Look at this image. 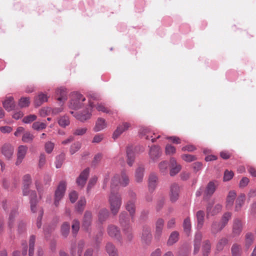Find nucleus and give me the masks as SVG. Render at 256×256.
Instances as JSON below:
<instances>
[{"label":"nucleus","mask_w":256,"mask_h":256,"mask_svg":"<svg viewBox=\"0 0 256 256\" xmlns=\"http://www.w3.org/2000/svg\"><path fill=\"white\" fill-rule=\"evenodd\" d=\"M97 98L94 96H90V97L88 101V107L82 112H74L70 111V112L74 116L77 120L82 122H84L90 118L92 108L96 107V109L99 111L106 114H112V110L106 108L102 104L98 103L96 105L94 104V100H96Z\"/></svg>","instance_id":"obj_1"},{"label":"nucleus","mask_w":256,"mask_h":256,"mask_svg":"<svg viewBox=\"0 0 256 256\" xmlns=\"http://www.w3.org/2000/svg\"><path fill=\"white\" fill-rule=\"evenodd\" d=\"M108 202L112 213L114 215L117 214L122 204L121 195L118 192H114L112 191L109 196Z\"/></svg>","instance_id":"obj_2"},{"label":"nucleus","mask_w":256,"mask_h":256,"mask_svg":"<svg viewBox=\"0 0 256 256\" xmlns=\"http://www.w3.org/2000/svg\"><path fill=\"white\" fill-rule=\"evenodd\" d=\"M129 178L126 172L123 170L120 174H116L112 178L110 188L112 190L118 185L123 187L127 186L129 184Z\"/></svg>","instance_id":"obj_3"},{"label":"nucleus","mask_w":256,"mask_h":256,"mask_svg":"<svg viewBox=\"0 0 256 256\" xmlns=\"http://www.w3.org/2000/svg\"><path fill=\"white\" fill-rule=\"evenodd\" d=\"M136 194L132 190L128 192V200L125 204V208L128 212L132 219L136 213Z\"/></svg>","instance_id":"obj_4"},{"label":"nucleus","mask_w":256,"mask_h":256,"mask_svg":"<svg viewBox=\"0 0 256 256\" xmlns=\"http://www.w3.org/2000/svg\"><path fill=\"white\" fill-rule=\"evenodd\" d=\"M85 100V97L82 94L78 92H74L72 94L68 107L73 110L80 109L83 106V102Z\"/></svg>","instance_id":"obj_5"},{"label":"nucleus","mask_w":256,"mask_h":256,"mask_svg":"<svg viewBox=\"0 0 256 256\" xmlns=\"http://www.w3.org/2000/svg\"><path fill=\"white\" fill-rule=\"evenodd\" d=\"M66 190V182L62 181L60 182L54 194V204L56 206H58L59 204L60 201L64 196Z\"/></svg>","instance_id":"obj_6"},{"label":"nucleus","mask_w":256,"mask_h":256,"mask_svg":"<svg viewBox=\"0 0 256 256\" xmlns=\"http://www.w3.org/2000/svg\"><path fill=\"white\" fill-rule=\"evenodd\" d=\"M162 151L160 148L158 146H152L150 147L149 150V156L153 162H156L161 156Z\"/></svg>","instance_id":"obj_7"},{"label":"nucleus","mask_w":256,"mask_h":256,"mask_svg":"<svg viewBox=\"0 0 256 256\" xmlns=\"http://www.w3.org/2000/svg\"><path fill=\"white\" fill-rule=\"evenodd\" d=\"M28 150V148L26 146L20 145L18 147L16 160L15 162L16 166H18L22 162L27 153Z\"/></svg>","instance_id":"obj_8"},{"label":"nucleus","mask_w":256,"mask_h":256,"mask_svg":"<svg viewBox=\"0 0 256 256\" xmlns=\"http://www.w3.org/2000/svg\"><path fill=\"white\" fill-rule=\"evenodd\" d=\"M218 183L216 182H210L206 188L204 192V200L208 199L214 194L216 191Z\"/></svg>","instance_id":"obj_9"},{"label":"nucleus","mask_w":256,"mask_h":256,"mask_svg":"<svg viewBox=\"0 0 256 256\" xmlns=\"http://www.w3.org/2000/svg\"><path fill=\"white\" fill-rule=\"evenodd\" d=\"M89 174H90V168H86L81 172L80 176L77 178L76 181L77 184L79 186H80L81 188H82L85 185L86 182L87 180L88 176H89Z\"/></svg>","instance_id":"obj_10"},{"label":"nucleus","mask_w":256,"mask_h":256,"mask_svg":"<svg viewBox=\"0 0 256 256\" xmlns=\"http://www.w3.org/2000/svg\"><path fill=\"white\" fill-rule=\"evenodd\" d=\"M180 186L176 183L172 184L170 186V196L172 202H176L178 198Z\"/></svg>","instance_id":"obj_11"},{"label":"nucleus","mask_w":256,"mask_h":256,"mask_svg":"<svg viewBox=\"0 0 256 256\" xmlns=\"http://www.w3.org/2000/svg\"><path fill=\"white\" fill-rule=\"evenodd\" d=\"M242 230V224L240 220L234 218L233 220L232 234L234 236H239Z\"/></svg>","instance_id":"obj_12"},{"label":"nucleus","mask_w":256,"mask_h":256,"mask_svg":"<svg viewBox=\"0 0 256 256\" xmlns=\"http://www.w3.org/2000/svg\"><path fill=\"white\" fill-rule=\"evenodd\" d=\"M1 152L7 159L10 160L14 154V148L12 145L6 144L2 146Z\"/></svg>","instance_id":"obj_13"},{"label":"nucleus","mask_w":256,"mask_h":256,"mask_svg":"<svg viewBox=\"0 0 256 256\" xmlns=\"http://www.w3.org/2000/svg\"><path fill=\"white\" fill-rule=\"evenodd\" d=\"M56 95L58 96V100L64 103L68 99V91L65 88L60 87L56 90Z\"/></svg>","instance_id":"obj_14"},{"label":"nucleus","mask_w":256,"mask_h":256,"mask_svg":"<svg viewBox=\"0 0 256 256\" xmlns=\"http://www.w3.org/2000/svg\"><path fill=\"white\" fill-rule=\"evenodd\" d=\"M130 126V124L128 122H123L119 125L113 133L112 138L114 139L117 138L123 132L126 130Z\"/></svg>","instance_id":"obj_15"},{"label":"nucleus","mask_w":256,"mask_h":256,"mask_svg":"<svg viewBox=\"0 0 256 256\" xmlns=\"http://www.w3.org/2000/svg\"><path fill=\"white\" fill-rule=\"evenodd\" d=\"M170 162V174L171 176H174L180 172L182 168L180 165L177 164L176 160L174 158H171Z\"/></svg>","instance_id":"obj_16"},{"label":"nucleus","mask_w":256,"mask_h":256,"mask_svg":"<svg viewBox=\"0 0 256 256\" xmlns=\"http://www.w3.org/2000/svg\"><path fill=\"white\" fill-rule=\"evenodd\" d=\"M120 222L121 226L124 228V230L130 228V220L128 214L126 212H122L119 216Z\"/></svg>","instance_id":"obj_17"},{"label":"nucleus","mask_w":256,"mask_h":256,"mask_svg":"<svg viewBox=\"0 0 256 256\" xmlns=\"http://www.w3.org/2000/svg\"><path fill=\"white\" fill-rule=\"evenodd\" d=\"M222 208V206L220 204H217L213 208L212 204H209L206 207L207 215H216L221 211Z\"/></svg>","instance_id":"obj_18"},{"label":"nucleus","mask_w":256,"mask_h":256,"mask_svg":"<svg viewBox=\"0 0 256 256\" xmlns=\"http://www.w3.org/2000/svg\"><path fill=\"white\" fill-rule=\"evenodd\" d=\"M126 152L127 158V164L130 166H132L133 165V164L135 160V154L132 150V146H127Z\"/></svg>","instance_id":"obj_19"},{"label":"nucleus","mask_w":256,"mask_h":256,"mask_svg":"<svg viewBox=\"0 0 256 256\" xmlns=\"http://www.w3.org/2000/svg\"><path fill=\"white\" fill-rule=\"evenodd\" d=\"M108 235L116 239L120 238V231L118 228L114 225H110L108 228Z\"/></svg>","instance_id":"obj_20"},{"label":"nucleus","mask_w":256,"mask_h":256,"mask_svg":"<svg viewBox=\"0 0 256 256\" xmlns=\"http://www.w3.org/2000/svg\"><path fill=\"white\" fill-rule=\"evenodd\" d=\"M152 234L150 233V227L144 226L143 227L142 232V240L146 243L149 242L152 239Z\"/></svg>","instance_id":"obj_21"},{"label":"nucleus","mask_w":256,"mask_h":256,"mask_svg":"<svg viewBox=\"0 0 256 256\" xmlns=\"http://www.w3.org/2000/svg\"><path fill=\"white\" fill-rule=\"evenodd\" d=\"M106 126L107 123L105 120L102 118H99L96 122L94 130L96 132H100L104 129Z\"/></svg>","instance_id":"obj_22"},{"label":"nucleus","mask_w":256,"mask_h":256,"mask_svg":"<svg viewBox=\"0 0 256 256\" xmlns=\"http://www.w3.org/2000/svg\"><path fill=\"white\" fill-rule=\"evenodd\" d=\"M3 106L7 111H11L14 108V102L13 97L6 98L2 102Z\"/></svg>","instance_id":"obj_23"},{"label":"nucleus","mask_w":256,"mask_h":256,"mask_svg":"<svg viewBox=\"0 0 256 256\" xmlns=\"http://www.w3.org/2000/svg\"><path fill=\"white\" fill-rule=\"evenodd\" d=\"M158 180V178L156 174L152 173L150 175L148 179V188L150 190H154L157 186Z\"/></svg>","instance_id":"obj_24"},{"label":"nucleus","mask_w":256,"mask_h":256,"mask_svg":"<svg viewBox=\"0 0 256 256\" xmlns=\"http://www.w3.org/2000/svg\"><path fill=\"white\" fill-rule=\"evenodd\" d=\"M202 239V234L197 232L195 234L194 240V254H196L200 250V242Z\"/></svg>","instance_id":"obj_25"},{"label":"nucleus","mask_w":256,"mask_h":256,"mask_svg":"<svg viewBox=\"0 0 256 256\" xmlns=\"http://www.w3.org/2000/svg\"><path fill=\"white\" fill-rule=\"evenodd\" d=\"M236 194L234 190H230L227 196L226 202V207L228 209L232 208Z\"/></svg>","instance_id":"obj_26"},{"label":"nucleus","mask_w":256,"mask_h":256,"mask_svg":"<svg viewBox=\"0 0 256 256\" xmlns=\"http://www.w3.org/2000/svg\"><path fill=\"white\" fill-rule=\"evenodd\" d=\"M164 224V220L162 218H158L156 222V236H161Z\"/></svg>","instance_id":"obj_27"},{"label":"nucleus","mask_w":256,"mask_h":256,"mask_svg":"<svg viewBox=\"0 0 256 256\" xmlns=\"http://www.w3.org/2000/svg\"><path fill=\"white\" fill-rule=\"evenodd\" d=\"M18 208H15L12 210L10 214L8 220V226L10 229L14 228V225L15 218L18 215Z\"/></svg>","instance_id":"obj_28"},{"label":"nucleus","mask_w":256,"mask_h":256,"mask_svg":"<svg viewBox=\"0 0 256 256\" xmlns=\"http://www.w3.org/2000/svg\"><path fill=\"white\" fill-rule=\"evenodd\" d=\"M48 96L46 94L40 92L34 98V103L36 106H40L44 102L48 101Z\"/></svg>","instance_id":"obj_29"},{"label":"nucleus","mask_w":256,"mask_h":256,"mask_svg":"<svg viewBox=\"0 0 256 256\" xmlns=\"http://www.w3.org/2000/svg\"><path fill=\"white\" fill-rule=\"evenodd\" d=\"M92 222V214L89 212H86L84 214L82 226L86 230H88Z\"/></svg>","instance_id":"obj_30"},{"label":"nucleus","mask_w":256,"mask_h":256,"mask_svg":"<svg viewBox=\"0 0 256 256\" xmlns=\"http://www.w3.org/2000/svg\"><path fill=\"white\" fill-rule=\"evenodd\" d=\"M232 214L229 212H225L222 218L220 221L221 226L220 228H218V230H222L225 226L227 224L228 220L231 218Z\"/></svg>","instance_id":"obj_31"},{"label":"nucleus","mask_w":256,"mask_h":256,"mask_svg":"<svg viewBox=\"0 0 256 256\" xmlns=\"http://www.w3.org/2000/svg\"><path fill=\"white\" fill-rule=\"evenodd\" d=\"M179 238V233L176 231L172 232L168 239L167 244L169 246H172L177 242Z\"/></svg>","instance_id":"obj_32"},{"label":"nucleus","mask_w":256,"mask_h":256,"mask_svg":"<svg viewBox=\"0 0 256 256\" xmlns=\"http://www.w3.org/2000/svg\"><path fill=\"white\" fill-rule=\"evenodd\" d=\"M144 168L139 167L136 169L135 172V178L138 182H142L144 176Z\"/></svg>","instance_id":"obj_33"},{"label":"nucleus","mask_w":256,"mask_h":256,"mask_svg":"<svg viewBox=\"0 0 256 256\" xmlns=\"http://www.w3.org/2000/svg\"><path fill=\"white\" fill-rule=\"evenodd\" d=\"M204 212L202 210H198L196 212V216L198 222V227L201 228L204 224Z\"/></svg>","instance_id":"obj_34"},{"label":"nucleus","mask_w":256,"mask_h":256,"mask_svg":"<svg viewBox=\"0 0 256 256\" xmlns=\"http://www.w3.org/2000/svg\"><path fill=\"white\" fill-rule=\"evenodd\" d=\"M58 122L60 126L62 128H66L70 124V118L66 115L60 116L58 119Z\"/></svg>","instance_id":"obj_35"},{"label":"nucleus","mask_w":256,"mask_h":256,"mask_svg":"<svg viewBox=\"0 0 256 256\" xmlns=\"http://www.w3.org/2000/svg\"><path fill=\"white\" fill-rule=\"evenodd\" d=\"M109 214L108 209L104 208L100 210L98 213L99 221L101 222H104L108 218Z\"/></svg>","instance_id":"obj_36"},{"label":"nucleus","mask_w":256,"mask_h":256,"mask_svg":"<svg viewBox=\"0 0 256 256\" xmlns=\"http://www.w3.org/2000/svg\"><path fill=\"white\" fill-rule=\"evenodd\" d=\"M245 200V194H241L237 198L236 200V204L235 210L238 211L240 210L242 206L244 204Z\"/></svg>","instance_id":"obj_37"},{"label":"nucleus","mask_w":256,"mask_h":256,"mask_svg":"<svg viewBox=\"0 0 256 256\" xmlns=\"http://www.w3.org/2000/svg\"><path fill=\"white\" fill-rule=\"evenodd\" d=\"M254 240V234L251 232H248L245 235V246L248 248L253 243Z\"/></svg>","instance_id":"obj_38"},{"label":"nucleus","mask_w":256,"mask_h":256,"mask_svg":"<svg viewBox=\"0 0 256 256\" xmlns=\"http://www.w3.org/2000/svg\"><path fill=\"white\" fill-rule=\"evenodd\" d=\"M191 227L190 218H186L184 220L183 228L184 232L188 236L190 232Z\"/></svg>","instance_id":"obj_39"},{"label":"nucleus","mask_w":256,"mask_h":256,"mask_svg":"<svg viewBox=\"0 0 256 256\" xmlns=\"http://www.w3.org/2000/svg\"><path fill=\"white\" fill-rule=\"evenodd\" d=\"M106 251L110 256H115L117 254V250L115 246L111 243H108L106 246Z\"/></svg>","instance_id":"obj_40"},{"label":"nucleus","mask_w":256,"mask_h":256,"mask_svg":"<svg viewBox=\"0 0 256 256\" xmlns=\"http://www.w3.org/2000/svg\"><path fill=\"white\" fill-rule=\"evenodd\" d=\"M231 250L233 256H238L242 254V246L239 244H234L232 245Z\"/></svg>","instance_id":"obj_41"},{"label":"nucleus","mask_w":256,"mask_h":256,"mask_svg":"<svg viewBox=\"0 0 256 256\" xmlns=\"http://www.w3.org/2000/svg\"><path fill=\"white\" fill-rule=\"evenodd\" d=\"M30 104V98L28 97L21 98L18 102V105L20 108H26Z\"/></svg>","instance_id":"obj_42"},{"label":"nucleus","mask_w":256,"mask_h":256,"mask_svg":"<svg viewBox=\"0 0 256 256\" xmlns=\"http://www.w3.org/2000/svg\"><path fill=\"white\" fill-rule=\"evenodd\" d=\"M34 136L29 132H24L22 140L26 143L32 142L34 139Z\"/></svg>","instance_id":"obj_43"},{"label":"nucleus","mask_w":256,"mask_h":256,"mask_svg":"<svg viewBox=\"0 0 256 256\" xmlns=\"http://www.w3.org/2000/svg\"><path fill=\"white\" fill-rule=\"evenodd\" d=\"M86 204V200L84 198H81L78 201L77 206H76V210L78 212H82Z\"/></svg>","instance_id":"obj_44"},{"label":"nucleus","mask_w":256,"mask_h":256,"mask_svg":"<svg viewBox=\"0 0 256 256\" xmlns=\"http://www.w3.org/2000/svg\"><path fill=\"white\" fill-rule=\"evenodd\" d=\"M36 240V236L32 235L30 236L29 241V256H32L34 254V246Z\"/></svg>","instance_id":"obj_45"},{"label":"nucleus","mask_w":256,"mask_h":256,"mask_svg":"<svg viewBox=\"0 0 256 256\" xmlns=\"http://www.w3.org/2000/svg\"><path fill=\"white\" fill-rule=\"evenodd\" d=\"M211 245L208 240H206L202 245V250L204 256L208 255L210 252Z\"/></svg>","instance_id":"obj_46"},{"label":"nucleus","mask_w":256,"mask_h":256,"mask_svg":"<svg viewBox=\"0 0 256 256\" xmlns=\"http://www.w3.org/2000/svg\"><path fill=\"white\" fill-rule=\"evenodd\" d=\"M46 125L47 124L44 122H36L33 123L32 125V128L34 130H40L46 128Z\"/></svg>","instance_id":"obj_47"},{"label":"nucleus","mask_w":256,"mask_h":256,"mask_svg":"<svg viewBox=\"0 0 256 256\" xmlns=\"http://www.w3.org/2000/svg\"><path fill=\"white\" fill-rule=\"evenodd\" d=\"M65 155L64 154H61L56 157V160L55 162L56 167L57 168H60L64 160Z\"/></svg>","instance_id":"obj_48"},{"label":"nucleus","mask_w":256,"mask_h":256,"mask_svg":"<svg viewBox=\"0 0 256 256\" xmlns=\"http://www.w3.org/2000/svg\"><path fill=\"white\" fill-rule=\"evenodd\" d=\"M81 148V144L78 142H76L73 144L70 148V152L71 154H74L75 152L78 151Z\"/></svg>","instance_id":"obj_49"},{"label":"nucleus","mask_w":256,"mask_h":256,"mask_svg":"<svg viewBox=\"0 0 256 256\" xmlns=\"http://www.w3.org/2000/svg\"><path fill=\"white\" fill-rule=\"evenodd\" d=\"M176 149L174 146L171 144H168L166 146L165 152L166 155H172L175 154Z\"/></svg>","instance_id":"obj_50"},{"label":"nucleus","mask_w":256,"mask_h":256,"mask_svg":"<svg viewBox=\"0 0 256 256\" xmlns=\"http://www.w3.org/2000/svg\"><path fill=\"white\" fill-rule=\"evenodd\" d=\"M70 228V224L67 222H64L62 226V233L64 236L66 237L69 233Z\"/></svg>","instance_id":"obj_51"},{"label":"nucleus","mask_w":256,"mask_h":256,"mask_svg":"<svg viewBox=\"0 0 256 256\" xmlns=\"http://www.w3.org/2000/svg\"><path fill=\"white\" fill-rule=\"evenodd\" d=\"M36 118L37 116L35 114H30L23 118L22 122L24 124H30L36 120Z\"/></svg>","instance_id":"obj_52"},{"label":"nucleus","mask_w":256,"mask_h":256,"mask_svg":"<svg viewBox=\"0 0 256 256\" xmlns=\"http://www.w3.org/2000/svg\"><path fill=\"white\" fill-rule=\"evenodd\" d=\"M168 168V162L166 160L161 162L158 164L160 171L162 173H165L167 170Z\"/></svg>","instance_id":"obj_53"},{"label":"nucleus","mask_w":256,"mask_h":256,"mask_svg":"<svg viewBox=\"0 0 256 256\" xmlns=\"http://www.w3.org/2000/svg\"><path fill=\"white\" fill-rule=\"evenodd\" d=\"M221 226V223L217 222H214L212 224L211 227V232L213 234H216L221 230H218V228H220Z\"/></svg>","instance_id":"obj_54"},{"label":"nucleus","mask_w":256,"mask_h":256,"mask_svg":"<svg viewBox=\"0 0 256 256\" xmlns=\"http://www.w3.org/2000/svg\"><path fill=\"white\" fill-rule=\"evenodd\" d=\"M87 128L86 127L78 128H76L73 132L74 136H82L86 133Z\"/></svg>","instance_id":"obj_55"},{"label":"nucleus","mask_w":256,"mask_h":256,"mask_svg":"<svg viewBox=\"0 0 256 256\" xmlns=\"http://www.w3.org/2000/svg\"><path fill=\"white\" fill-rule=\"evenodd\" d=\"M228 242V240L226 238H222L220 239L217 244V250H222L224 246L227 244Z\"/></svg>","instance_id":"obj_56"},{"label":"nucleus","mask_w":256,"mask_h":256,"mask_svg":"<svg viewBox=\"0 0 256 256\" xmlns=\"http://www.w3.org/2000/svg\"><path fill=\"white\" fill-rule=\"evenodd\" d=\"M98 180L96 176H92L89 180L87 186V191L88 192L90 189L96 184Z\"/></svg>","instance_id":"obj_57"},{"label":"nucleus","mask_w":256,"mask_h":256,"mask_svg":"<svg viewBox=\"0 0 256 256\" xmlns=\"http://www.w3.org/2000/svg\"><path fill=\"white\" fill-rule=\"evenodd\" d=\"M54 146V143L51 142H48L45 144V150L48 154H50L52 152Z\"/></svg>","instance_id":"obj_58"},{"label":"nucleus","mask_w":256,"mask_h":256,"mask_svg":"<svg viewBox=\"0 0 256 256\" xmlns=\"http://www.w3.org/2000/svg\"><path fill=\"white\" fill-rule=\"evenodd\" d=\"M72 230L74 234H76L80 228V222L76 220H74L72 224Z\"/></svg>","instance_id":"obj_59"},{"label":"nucleus","mask_w":256,"mask_h":256,"mask_svg":"<svg viewBox=\"0 0 256 256\" xmlns=\"http://www.w3.org/2000/svg\"><path fill=\"white\" fill-rule=\"evenodd\" d=\"M36 188L38 193L39 196L41 198L44 194V190L40 182L38 180H36L35 182Z\"/></svg>","instance_id":"obj_60"},{"label":"nucleus","mask_w":256,"mask_h":256,"mask_svg":"<svg viewBox=\"0 0 256 256\" xmlns=\"http://www.w3.org/2000/svg\"><path fill=\"white\" fill-rule=\"evenodd\" d=\"M182 158L186 162H192L196 160V157L194 156L188 154H184L182 155Z\"/></svg>","instance_id":"obj_61"},{"label":"nucleus","mask_w":256,"mask_h":256,"mask_svg":"<svg viewBox=\"0 0 256 256\" xmlns=\"http://www.w3.org/2000/svg\"><path fill=\"white\" fill-rule=\"evenodd\" d=\"M32 180L30 176L28 174H26L23 176L22 178V184L23 185L29 186L31 184Z\"/></svg>","instance_id":"obj_62"},{"label":"nucleus","mask_w":256,"mask_h":256,"mask_svg":"<svg viewBox=\"0 0 256 256\" xmlns=\"http://www.w3.org/2000/svg\"><path fill=\"white\" fill-rule=\"evenodd\" d=\"M234 176V173L232 171L226 170L224 173V180L228 181L230 180Z\"/></svg>","instance_id":"obj_63"},{"label":"nucleus","mask_w":256,"mask_h":256,"mask_svg":"<svg viewBox=\"0 0 256 256\" xmlns=\"http://www.w3.org/2000/svg\"><path fill=\"white\" fill-rule=\"evenodd\" d=\"M249 180L246 177H243L242 179L240 180L239 186L240 188H244L246 186L248 182H249Z\"/></svg>","instance_id":"obj_64"}]
</instances>
